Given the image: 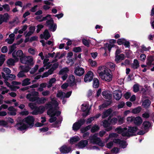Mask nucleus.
<instances>
[{
  "label": "nucleus",
  "instance_id": "obj_1",
  "mask_svg": "<svg viewBox=\"0 0 154 154\" xmlns=\"http://www.w3.org/2000/svg\"><path fill=\"white\" fill-rule=\"evenodd\" d=\"M51 100V102H48L46 104L45 106H40L39 107H37L32 112V114L36 115L38 113H42L45 111V108L49 109L47 111V114L49 116H52L56 114L54 110L53 111V109L54 108L58 106V103L55 98H52L50 97Z\"/></svg>",
  "mask_w": 154,
  "mask_h": 154
},
{
  "label": "nucleus",
  "instance_id": "obj_2",
  "mask_svg": "<svg viewBox=\"0 0 154 154\" xmlns=\"http://www.w3.org/2000/svg\"><path fill=\"white\" fill-rule=\"evenodd\" d=\"M100 78L103 81L110 82L112 80V74L111 70L105 66L98 67L97 70Z\"/></svg>",
  "mask_w": 154,
  "mask_h": 154
},
{
  "label": "nucleus",
  "instance_id": "obj_3",
  "mask_svg": "<svg viewBox=\"0 0 154 154\" xmlns=\"http://www.w3.org/2000/svg\"><path fill=\"white\" fill-rule=\"evenodd\" d=\"M34 120L33 116H28L24 119L22 122L16 124L15 127L17 129L20 131L31 128L33 126Z\"/></svg>",
  "mask_w": 154,
  "mask_h": 154
},
{
  "label": "nucleus",
  "instance_id": "obj_4",
  "mask_svg": "<svg viewBox=\"0 0 154 154\" xmlns=\"http://www.w3.org/2000/svg\"><path fill=\"white\" fill-rule=\"evenodd\" d=\"M137 128L136 127H130L128 130L126 128H122L119 127L116 128L115 130L118 133L121 134L123 136L129 137L133 135V134L137 130Z\"/></svg>",
  "mask_w": 154,
  "mask_h": 154
},
{
  "label": "nucleus",
  "instance_id": "obj_5",
  "mask_svg": "<svg viewBox=\"0 0 154 154\" xmlns=\"http://www.w3.org/2000/svg\"><path fill=\"white\" fill-rule=\"evenodd\" d=\"M113 142L118 144L120 147L123 148H125L127 145L126 142L125 141L121 140L119 139H115L113 140V142H111L107 144V147L110 149L113 146Z\"/></svg>",
  "mask_w": 154,
  "mask_h": 154
},
{
  "label": "nucleus",
  "instance_id": "obj_6",
  "mask_svg": "<svg viewBox=\"0 0 154 154\" xmlns=\"http://www.w3.org/2000/svg\"><path fill=\"white\" fill-rule=\"evenodd\" d=\"M89 139L91 143L94 144H97L101 146H104V143L101 141L100 139L97 137L96 134L91 135Z\"/></svg>",
  "mask_w": 154,
  "mask_h": 154
},
{
  "label": "nucleus",
  "instance_id": "obj_7",
  "mask_svg": "<svg viewBox=\"0 0 154 154\" xmlns=\"http://www.w3.org/2000/svg\"><path fill=\"white\" fill-rule=\"evenodd\" d=\"M20 68L22 71H20L17 75L18 78H23L26 77L25 72H27L29 71L30 68L29 66H26L25 65L21 66Z\"/></svg>",
  "mask_w": 154,
  "mask_h": 154
},
{
  "label": "nucleus",
  "instance_id": "obj_8",
  "mask_svg": "<svg viewBox=\"0 0 154 154\" xmlns=\"http://www.w3.org/2000/svg\"><path fill=\"white\" fill-rule=\"evenodd\" d=\"M39 94L38 92L34 91L31 94H28L26 96L27 99L30 101L34 102L37 100V97L38 96Z\"/></svg>",
  "mask_w": 154,
  "mask_h": 154
},
{
  "label": "nucleus",
  "instance_id": "obj_9",
  "mask_svg": "<svg viewBox=\"0 0 154 154\" xmlns=\"http://www.w3.org/2000/svg\"><path fill=\"white\" fill-rule=\"evenodd\" d=\"M85 122L84 119H81L78 122L74 123L72 126V129L74 131L79 130L80 127L83 125Z\"/></svg>",
  "mask_w": 154,
  "mask_h": 154
},
{
  "label": "nucleus",
  "instance_id": "obj_10",
  "mask_svg": "<svg viewBox=\"0 0 154 154\" xmlns=\"http://www.w3.org/2000/svg\"><path fill=\"white\" fill-rule=\"evenodd\" d=\"M94 74L93 72L89 71H88L85 75L84 80L85 82H88L91 81L93 78Z\"/></svg>",
  "mask_w": 154,
  "mask_h": 154
},
{
  "label": "nucleus",
  "instance_id": "obj_11",
  "mask_svg": "<svg viewBox=\"0 0 154 154\" xmlns=\"http://www.w3.org/2000/svg\"><path fill=\"white\" fill-rule=\"evenodd\" d=\"M23 51L20 50L18 51L17 52H14L12 53V56L15 59L16 61L19 60V57L20 58L24 55Z\"/></svg>",
  "mask_w": 154,
  "mask_h": 154
},
{
  "label": "nucleus",
  "instance_id": "obj_12",
  "mask_svg": "<svg viewBox=\"0 0 154 154\" xmlns=\"http://www.w3.org/2000/svg\"><path fill=\"white\" fill-rule=\"evenodd\" d=\"M71 91H69L66 94L61 91H59L57 94V97H60L61 99H63L65 97L68 98L71 95Z\"/></svg>",
  "mask_w": 154,
  "mask_h": 154
},
{
  "label": "nucleus",
  "instance_id": "obj_13",
  "mask_svg": "<svg viewBox=\"0 0 154 154\" xmlns=\"http://www.w3.org/2000/svg\"><path fill=\"white\" fill-rule=\"evenodd\" d=\"M88 143L87 140H82L76 144V146L79 149H83L88 145Z\"/></svg>",
  "mask_w": 154,
  "mask_h": 154
},
{
  "label": "nucleus",
  "instance_id": "obj_14",
  "mask_svg": "<svg viewBox=\"0 0 154 154\" xmlns=\"http://www.w3.org/2000/svg\"><path fill=\"white\" fill-rule=\"evenodd\" d=\"M58 106H57L55 108H53V111L54 110V112H55V113H56V114L54 116H50L51 118L50 119H49V122L51 123H52L55 121L56 119L57 118L56 117H53L54 116L56 115L57 116H58V115H59L60 113L61 112L60 111H57V110L58 109Z\"/></svg>",
  "mask_w": 154,
  "mask_h": 154
},
{
  "label": "nucleus",
  "instance_id": "obj_15",
  "mask_svg": "<svg viewBox=\"0 0 154 154\" xmlns=\"http://www.w3.org/2000/svg\"><path fill=\"white\" fill-rule=\"evenodd\" d=\"M81 109L82 110L85 112L83 115V116H86L89 114V109L88 107V105L87 104H84L82 105Z\"/></svg>",
  "mask_w": 154,
  "mask_h": 154
},
{
  "label": "nucleus",
  "instance_id": "obj_16",
  "mask_svg": "<svg viewBox=\"0 0 154 154\" xmlns=\"http://www.w3.org/2000/svg\"><path fill=\"white\" fill-rule=\"evenodd\" d=\"M60 150L61 153H67L71 151V149L69 147H68L66 145H64L60 148Z\"/></svg>",
  "mask_w": 154,
  "mask_h": 154
},
{
  "label": "nucleus",
  "instance_id": "obj_17",
  "mask_svg": "<svg viewBox=\"0 0 154 154\" xmlns=\"http://www.w3.org/2000/svg\"><path fill=\"white\" fill-rule=\"evenodd\" d=\"M74 73L76 75L81 76L84 73L85 70L82 68L78 67L75 69Z\"/></svg>",
  "mask_w": 154,
  "mask_h": 154
},
{
  "label": "nucleus",
  "instance_id": "obj_18",
  "mask_svg": "<svg viewBox=\"0 0 154 154\" xmlns=\"http://www.w3.org/2000/svg\"><path fill=\"white\" fill-rule=\"evenodd\" d=\"M113 96L116 100H119L122 97V92L119 90L115 91L113 93Z\"/></svg>",
  "mask_w": 154,
  "mask_h": 154
},
{
  "label": "nucleus",
  "instance_id": "obj_19",
  "mask_svg": "<svg viewBox=\"0 0 154 154\" xmlns=\"http://www.w3.org/2000/svg\"><path fill=\"white\" fill-rule=\"evenodd\" d=\"M102 94L106 99H110L112 97V94L109 91H104L102 92Z\"/></svg>",
  "mask_w": 154,
  "mask_h": 154
},
{
  "label": "nucleus",
  "instance_id": "obj_20",
  "mask_svg": "<svg viewBox=\"0 0 154 154\" xmlns=\"http://www.w3.org/2000/svg\"><path fill=\"white\" fill-rule=\"evenodd\" d=\"M2 77L5 79L8 80V79L11 80L14 79L16 78V76L12 74H10L9 76H6L4 72L2 73Z\"/></svg>",
  "mask_w": 154,
  "mask_h": 154
},
{
  "label": "nucleus",
  "instance_id": "obj_21",
  "mask_svg": "<svg viewBox=\"0 0 154 154\" xmlns=\"http://www.w3.org/2000/svg\"><path fill=\"white\" fill-rule=\"evenodd\" d=\"M14 34H11L9 35L8 38L6 39L5 41L9 44H11L14 41Z\"/></svg>",
  "mask_w": 154,
  "mask_h": 154
},
{
  "label": "nucleus",
  "instance_id": "obj_22",
  "mask_svg": "<svg viewBox=\"0 0 154 154\" xmlns=\"http://www.w3.org/2000/svg\"><path fill=\"white\" fill-rule=\"evenodd\" d=\"M7 80H5V83L6 85L9 87L12 91H16L17 89H18L20 88V87L18 86L11 85L10 84L7 82Z\"/></svg>",
  "mask_w": 154,
  "mask_h": 154
},
{
  "label": "nucleus",
  "instance_id": "obj_23",
  "mask_svg": "<svg viewBox=\"0 0 154 154\" xmlns=\"http://www.w3.org/2000/svg\"><path fill=\"white\" fill-rule=\"evenodd\" d=\"M50 37L51 35L47 29L45 30L43 34L40 35V37L42 38H44L45 40L48 39Z\"/></svg>",
  "mask_w": 154,
  "mask_h": 154
},
{
  "label": "nucleus",
  "instance_id": "obj_24",
  "mask_svg": "<svg viewBox=\"0 0 154 154\" xmlns=\"http://www.w3.org/2000/svg\"><path fill=\"white\" fill-rule=\"evenodd\" d=\"M103 125L104 127L107 128L106 130L108 131H110L112 129V127L111 126H109L111 125L110 123H109L108 121L104 120L103 121Z\"/></svg>",
  "mask_w": 154,
  "mask_h": 154
},
{
  "label": "nucleus",
  "instance_id": "obj_25",
  "mask_svg": "<svg viewBox=\"0 0 154 154\" xmlns=\"http://www.w3.org/2000/svg\"><path fill=\"white\" fill-rule=\"evenodd\" d=\"M142 122L143 120L141 117L140 116L134 117V123L135 125H140L142 123Z\"/></svg>",
  "mask_w": 154,
  "mask_h": 154
},
{
  "label": "nucleus",
  "instance_id": "obj_26",
  "mask_svg": "<svg viewBox=\"0 0 154 154\" xmlns=\"http://www.w3.org/2000/svg\"><path fill=\"white\" fill-rule=\"evenodd\" d=\"M146 64L148 66L154 65V57L150 56L146 60Z\"/></svg>",
  "mask_w": 154,
  "mask_h": 154
},
{
  "label": "nucleus",
  "instance_id": "obj_27",
  "mask_svg": "<svg viewBox=\"0 0 154 154\" xmlns=\"http://www.w3.org/2000/svg\"><path fill=\"white\" fill-rule=\"evenodd\" d=\"M47 100V99L45 98L44 97H42L39 98L37 97V103L39 104H44Z\"/></svg>",
  "mask_w": 154,
  "mask_h": 154
},
{
  "label": "nucleus",
  "instance_id": "obj_28",
  "mask_svg": "<svg viewBox=\"0 0 154 154\" xmlns=\"http://www.w3.org/2000/svg\"><path fill=\"white\" fill-rule=\"evenodd\" d=\"M125 56L123 54H121L120 55H116L115 57V61L117 63H119L120 61L124 60Z\"/></svg>",
  "mask_w": 154,
  "mask_h": 154
},
{
  "label": "nucleus",
  "instance_id": "obj_29",
  "mask_svg": "<svg viewBox=\"0 0 154 154\" xmlns=\"http://www.w3.org/2000/svg\"><path fill=\"white\" fill-rule=\"evenodd\" d=\"M80 140V138L78 136H75L71 137L70 139L69 142L71 144H73Z\"/></svg>",
  "mask_w": 154,
  "mask_h": 154
},
{
  "label": "nucleus",
  "instance_id": "obj_30",
  "mask_svg": "<svg viewBox=\"0 0 154 154\" xmlns=\"http://www.w3.org/2000/svg\"><path fill=\"white\" fill-rule=\"evenodd\" d=\"M112 110L111 109H109L104 112L102 116V118H104L108 116L112 112Z\"/></svg>",
  "mask_w": 154,
  "mask_h": 154
},
{
  "label": "nucleus",
  "instance_id": "obj_31",
  "mask_svg": "<svg viewBox=\"0 0 154 154\" xmlns=\"http://www.w3.org/2000/svg\"><path fill=\"white\" fill-rule=\"evenodd\" d=\"M8 110L10 111L8 114L14 116L16 115V110L13 106H10L8 108Z\"/></svg>",
  "mask_w": 154,
  "mask_h": 154
},
{
  "label": "nucleus",
  "instance_id": "obj_32",
  "mask_svg": "<svg viewBox=\"0 0 154 154\" xmlns=\"http://www.w3.org/2000/svg\"><path fill=\"white\" fill-rule=\"evenodd\" d=\"M27 61L26 64L29 65H33L34 64V62L33 61V58L30 56H27Z\"/></svg>",
  "mask_w": 154,
  "mask_h": 154
},
{
  "label": "nucleus",
  "instance_id": "obj_33",
  "mask_svg": "<svg viewBox=\"0 0 154 154\" xmlns=\"http://www.w3.org/2000/svg\"><path fill=\"white\" fill-rule=\"evenodd\" d=\"M35 30L34 26H31L29 28V31L25 35L26 37H29L34 32Z\"/></svg>",
  "mask_w": 154,
  "mask_h": 154
},
{
  "label": "nucleus",
  "instance_id": "obj_34",
  "mask_svg": "<svg viewBox=\"0 0 154 154\" xmlns=\"http://www.w3.org/2000/svg\"><path fill=\"white\" fill-rule=\"evenodd\" d=\"M31 80L28 78H26L23 80L22 82V85L23 86H26L31 84Z\"/></svg>",
  "mask_w": 154,
  "mask_h": 154
},
{
  "label": "nucleus",
  "instance_id": "obj_35",
  "mask_svg": "<svg viewBox=\"0 0 154 154\" xmlns=\"http://www.w3.org/2000/svg\"><path fill=\"white\" fill-rule=\"evenodd\" d=\"M99 85L98 79L97 78H94L93 80V86L95 88H97Z\"/></svg>",
  "mask_w": 154,
  "mask_h": 154
},
{
  "label": "nucleus",
  "instance_id": "obj_36",
  "mask_svg": "<svg viewBox=\"0 0 154 154\" xmlns=\"http://www.w3.org/2000/svg\"><path fill=\"white\" fill-rule=\"evenodd\" d=\"M17 62L16 61L15 58H14V60L11 58L7 61V63L9 66H13L14 65L15 63Z\"/></svg>",
  "mask_w": 154,
  "mask_h": 154
},
{
  "label": "nucleus",
  "instance_id": "obj_37",
  "mask_svg": "<svg viewBox=\"0 0 154 154\" xmlns=\"http://www.w3.org/2000/svg\"><path fill=\"white\" fill-rule=\"evenodd\" d=\"M132 66L134 69H136L139 66V62L137 60L134 59V60Z\"/></svg>",
  "mask_w": 154,
  "mask_h": 154
},
{
  "label": "nucleus",
  "instance_id": "obj_38",
  "mask_svg": "<svg viewBox=\"0 0 154 154\" xmlns=\"http://www.w3.org/2000/svg\"><path fill=\"white\" fill-rule=\"evenodd\" d=\"M47 18L48 19L46 20H48L46 22L47 24V25L49 27H50L53 24L54 21L51 18L50 15V17H48Z\"/></svg>",
  "mask_w": 154,
  "mask_h": 154
},
{
  "label": "nucleus",
  "instance_id": "obj_39",
  "mask_svg": "<svg viewBox=\"0 0 154 154\" xmlns=\"http://www.w3.org/2000/svg\"><path fill=\"white\" fill-rule=\"evenodd\" d=\"M48 17H50V15H49L46 17L42 18V17L40 16H38L36 17V18L39 22H42L43 20L48 19L47 18Z\"/></svg>",
  "mask_w": 154,
  "mask_h": 154
},
{
  "label": "nucleus",
  "instance_id": "obj_40",
  "mask_svg": "<svg viewBox=\"0 0 154 154\" xmlns=\"http://www.w3.org/2000/svg\"><path fill=\"white\" fill-rule=\"evenodd\" d=\"M151 103L150 101L148 100H145L143 103V105L144 107L145 108H147L150 105Z\"/></svg>",
  "mask_w": 154,
  "mask_h": 154
},
{
  "label": "nucleus",
  "instance_id": "obj_41",
  "mask_svg": "<svg viewBox=\"0 0 154 154\" xmlns=\"http://www.w3.org/2000/svg\"><path fill=\"white\" fill-rule=\"evenodd\" d=\"M47 86V84L46 83H42L40 85L38 89V90L40 91H43L44 88H45Z\"/></svg>",
  "mask_w": 154,
  "mask_h": 154
},
{
  "label": "nucleus",
  "instance_id": "obj_42",
  "mask_svg": "<svg viewBox=\"0 0 154 154\" xmlns=\"http://www.w3.org/2000/svg\"><path fill=\"white\" fill-rule=\"evenodd\" d=\"M69 71L67 67L64 68L60 70L59 72V74L60 75H63L66 74Z\"/></svg>",
  "mask_w": 154,
  "mask_h": 154
},
{
  "label": "nucleus",
  "instance_id": "obj_43",
  "mask_svg": "<svg viewBox=\"0 0 154 154\" xmlns=\"http://www.w3.org/2000/svg\"><path fill=\"white\" fill-rule=\"evenodd\" d=\"M143 126L144 129H146L149 128L151 125V123L147 121L144 122L143 123Z\"/></svg>",
  "mask_w": 154,
  "mask_h": 154
},
{
  "label": "nucleus",
  "instance_id": "obj_44",
  "mask_svg": "<svg viewBox=\"0 0 154 154\" xmlns=\"http://www.w3.org/2000/svg\"><path fill=\"white\" fill-rule=\"evenodd\" d=\"M141 110V108L138 107L134 109L132 111V112L134 114H137L140 112Z\"/></svg>",
  "mask_w": 154,
  "mask_h": 154
},
{
  "label": "nucleus",
  "instance_id": "obj_45",
  "mask_svg": "<svg viewBox=\"0 0 154 154\" xmlns=\"http://www.w3.org/2000/svg\"><path fill=\"white\" fill-rule=\"evenodd\" d=\"M90 65L92 67H95L97 66V63L96 61L90 59L88 60Z\"/></svg>",
  "mask_w": 154,
  "mask_h": 154
},
{
  "label": "nucleus",
  "instance_id": "obj_46",
  "mask_svg": "<svg viewBox=\"0 0 154 154\" xmlns=\"http://www.w3.org/2000/svg\"><path fill=\"white\" fill-rule=\"evenodd\" d=\"M69 82L71 84L74 82L75 80V78L73 75H71L69 77Z\"/></svg>",
  "mask_w": 154,
  "mask_h": 154
},
{
  "label": "nucleus",
  "instance_id": "obj_47",
  "mask_svg": "<svg viewBox=\"0 0 154 154\" xmlns=\"http://www.w3.org/2000/svg\"><path fill=\"white\" fill-rule=\"evenodd\" d=\"M26 58H27V56L24 55L20 59V62L22 63L26 64L27 61V59Z\"/></svg>",
  "mask_w": 154,
  "mask_h": 154
},
{
  "label": "nucleus",
  "instance_id": "obj_48",
  "mask_svg": "<svg viewBox=\"0 0 154 154\" xmlns=\"http://www.w3.org/2000/svg\"><path fill=\"white\" fill-rule=\"evenodd\" d=\"M110 103L109 101H107L105 102V103H103L102 105L99 106V108L100 109L101 108L106 107L109 105Z\"/></svg>",
  "mask_w": 154,
  "mask_h": 154
},
{
  "label": "nucleus",
  "instance_id": "obj_49",
  "mask_svg": "<svg viewBox=\"0 0 154 154\" xmlns=\"http://www.w3.org/2000/svg\"><path fill=\"white\" fill-rule=\"evenodd\" d=\"M0 90L1 91H2L1 94H4L5 93H8L9 91V90L7 89L6 88L3 87L2 86H1V88L0 89Z\"/></svg>",
  "mask_w": 154,
  "mask_h": 154
},
{
  "label": "nucleus",
  "instance_id": "obj_50",
  "mask_svg": "<svg viewBox=\"0 0 154 154\" xmlns=\"http://www.w3.org/2000/svg\"><path fill=\"white\" fill-rule=\"evenodd\" d=\"M120 151V149L118 148L117 147H115L113 148L111 150V152H112L114 154H116L118 153Z\"/></svg>",
  "mask_w": 154,
  "mask_h": 154
},
{
  "label": "nucleus",
  "instance_id": "obj_51",
  "mask_svg": "<svg viewBox=\"0 0 154 154\" xmlns=\"http://www.w3.org/2000/svg\"><path fill=\"white\" fill-rule=\"evenodd\" d=\"M114 45L113 44H106L105 45V49H108L109 51H110L111 48L113 47Z\"/></svg>",
  "mask_w": 154,
  "mask_h": 154
},
{
  "label": "nucleus",
  "instance_id": "obj_52",
  "mask_svg": "<svg viewBox=\"0 0 154 154\" xmlns=\"http://www.w3.org/2000/svg\"><path fill=\"white\" fill-rule=\"evenodd\" d=\"M9 15L7 13L5 14L2 15V18L4 21L5 22L7 21L9 19Z\"/></svg>",
  "mask_w": 154,
  "mask_h": 154
},
{
  "label": "nucleus",
  "instance_id": "obj_53",
  "mask_svg": "<svg viewBox=\"0 0 154 154\" xmlns=\"http://www.w3.org/2000/svg\"><path fill=\"white\" fill-rule=\"evenodd\" d=\"M5 55L4 54H2L0 56V66H1L5 60Z\"/></svg>",
  "mask_w": 154,
  "mask_h": 154
},
{
  "label": "nucleus",
  "instance_id": "obj_54",
  "mask_svg": "<svg viewBox=\"0 0 154 154\" xmlns=\"http://www.w3.org/2000/svg\"><path fill=\"white\" fill-rule=\"evenodd\" d=\"M38 65H35V67L33 68L30 71V73L31 74H33L38 69Z\"/></svg>",
  "mask_w": 154,
  "mask_h": 154
},
{
  "label": "nucleus",
  "instance_id": "obj_55",
  "mask_svg": "<svg viewBox=\"0 0 154 154\" xmlns=\"http://www.w3.org/2000/svg\"><path fill=\"white\" fill-rule=\"evenodd\" d=\"M99 127L98 126L95 125L92 127L91 131L92 132H94L97 131L99 129Z\"/></svg>",
  "mask_w": 154,
  "mask_h": 154
},
{
  "label": "nucleus",
  "instance_id": "obj_56",
  "mask_svg": "<svg viewBox=\"0 0 154 154\" xmlns=\"http://www.w3.org/2000/svg\"><path fill=\"white\" fill-rule=\"evenodd\" d=\"M107 65L108 67L112 69H114L115 67V64L112 62L108 63L107 64Z\"/></svg>",
  "mask_w": 154,
  "mask_h": 154
},
{
  "label": "nucleus",
  "instance_id": "obj_57",
  "mask_svg": "<svg viewBox=\"0 0 154 154\" xmlns=\"http://www.w3.org/2000/svg\"><path fill=\"white\" fill-rule=\"evenodd\" d=\"M16 44H13L10 47V49L8 53L11 54L14 51V50L16 48Z\"/></svg>",
  "mask_w": 154,
  "mask_h": 154
},
{
  "label": "nucleus",
  "instance_id": "obj_58",
  "mask_svg": "<svg viewBox=\"0 0 154 154\" xmlns=\"http://www.w3.org/2000/svg\"><path fill=\"white\" fill-rule=\"evenodd\" d=\"M134 117L133 116L128 117L127 118V121L128 123H130L132 122H134Z\"/></svg>",
  "mask_w": 154,
  "mask_h": 154
},
{
  "label": "nucleus",
  "instance_id": "obj_59",
  "mask_svg": "<svg viewBox=\"0 0 154 154\" xmlns=\"http://www.w3.org/2000/svg\"><path fill=\"white\" fill-rule=\"evenodd\" d=\"M29 107L32 109H34L35 110V109L37 108V107L35 105L32 103H30L29 104Z\"/></svg>",
  "mask_w": 154,
  "mask_h": 154
},
{
  "label": "nucleus",
  "instance_id": "obj_60",
  "mask_svg": "<svg viewBox=\"0 0 154 154\" xmlns=\"http://www.w3.org/2000/svg\"><path fill=\"white\" fill-rule=\"evenodd\" d=\"M134 91L135 92H137L139 90V85L137 84L135 85L133 87Z\"/></svg>",
  "mask_w": 154,
  "mask_h": 154
},
{
  "label": "nucleus",
  "instance_id": "obj_61",
  "mask_svg": "<svg viewBox=\"0 0 154 154\" xmlns=\"http://www.w3.org/2000/svg\"><path fill=\"white\" fill-rule=\"evenodd\" d=\"M3 8L7 11H8L10 10V8L9 5L8 4L3 5L2 6Z\"/></svg>",
  "mask_w": 154,
  "mask_h": 154
},
{
  "label": "nucleus",
  "instance_id": "obj_62",
  "mask_svg": "<svg viewBox=\"0 0 154 154\" xmlns=\"http://www.w3.org/2000/svg\"><path fill=\"white\" fill-rule=\"evenodd\" d=\"M117 122V119L116 118H113L110 121V123L112 125H115Z\"/></svg>",
  "mask_w": 154,
  "mask_h": 154
},
{
  "label": "nucleus",
  "instance_id": "obj_63",
  "mask_svg": "<svg viewBox=\"0 0 154 154\" xmlns=\"http://www.w3.org/2000/svg\"><path fill=\"white\" fill-rule=\"evenodd\" d=\"M125 39L124 38H120L118 40L117 42L118 45H121L124 44Z\"/></svg>",
  "mask_w": 154,
  "mask_h": 154
},
{
  "label": "nucleus",
  "instance_id": "obj_64",
  "mask_svg": "<svg viewBox=\"0 0 154 154\" xmlns=\"http://www.w3.org/2000/svg\"><path fill=\"white\" fill-rule=\"evenodd\" d=\"M3 70L8 75L10 74L11 72V70L9 68L6 67L4 68Z\"/></svg>",
  "mask_w": 154,
  "mask_h": 154
}]
</instances>
